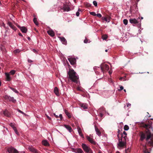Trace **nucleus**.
<instances>
[{
    "label": "nucleus",
    "mask_w": 153,
    "mask_h": 153,
    "mask_svg": "<svg viewBox=\"0 0 153 153\" xmlns=\"http://www.w3.org/2000/svg\"><path fill=\"white\" fill-rule=\"evenodd\" d=\"M144 127L147 129L146 134V140L150 145L153 146V134L151 133L150 130V129H152L151 125L145 124Z\"/></svg>",
    "instance_id": "1"
},
{
    "label": "nucleus",
    "mask_w": 153,
    "mask_h": 153,
    "mask_svg": "<svg viewBox=\"0 0 153 153\" xmlns=\"http://www.w3.org/2000/svg\"><path fill=\"white\" fill-rule=\"evenodd\" d=\"M68 78L72 81L77 83L79 76L74 70L70 69L68 72Z\"/></svg>",
    "instance_id": "2"
},
{
    "label": "nucleus",
    "mask_w": 153,
    "mask_h": 153,
    "mask_svg": "<svg viewBox=\"0 0 153 153\" xmlns=\"http://www.w3.org/2000/svg\"><path fill=\"white\" fill-rule=\"evenodd\" d=\"M117 137L118 138L119 143H118V146L120 148H123L126 145V140L125 138H123V137L121 139L120 138V134L117 135Z\"/></svg>",
    "instance_id": "3"
},
{
    "label": "nucleus",
    "mask_w": 153,
    "mask_h": 153,
    "mask_svg": "<svg viewBox=\"0 0 153 153\" xmlns=\"http://www.w3.org/2000/svg\"><path fill=\"white\" fill-rule=\"evenodd\" d=\"M82 147L83 150L85 152L89 153H93V152L91 149L86 144L82 143Z\"/></svg>",
    "instance_id": "4"
},
{
    "label": "nucleus",
    "mask_w": 153,
    "mask_h": 153,
    "mask_svg": "<svg viewBox=\"0 0 153 153\" xmlns=\"http://www.w3.org/2000/svg\"><path fill=\"white\" fill-rule=\"evenodd\" d=\"M109 69V67L108 65L106 64H103L101 65V70L103 73L104 71H108Z\"/></svg>",
    "instance_id": "5"
},
{
    "label": "nucleus",
    "mask_w": 153,
    "mask_h": 153,
    "mask_svg": "<svg viewBox=\"0 0 153 153\" xmlns=\"http://www.w3.org/2000/svg\"><path fill=\"white\" fill-rule=\"evenodd\" d=\"M4 98L5 100L9 101L12 102H13L15 103L16 102V100L13 97H10L7 95H5L4 96Z\"/></svg>",
    "instance_id": "6"
},
{
    "label": "nucleus",
    "mask_w": 153,
    "mask_h": 153,
    "mask_svg": "<svg viewBox=\"0 0 153 153\" xmlns=\"http://www.w3.org/2000/svg\"><path fill=\"white\" fill-rule=\"evenodd\" d=\"M7 151L9 153H18V152L16 149L12 147L8 148Z\"/></svg>",
    "instance_id": "7"
},
{
    "label": "nucleus",
    "mask_w": 153,
    "mask_h": 153,
    "mask_svg": "<svg viewBox=\"0 0 153 153\" xmlns=\"http://www.w3.org/2000/svg\"><path fill=\"white\" fill-rule=\"evenodd\" d=\"M68 60L71 65H74L76 62V59L74 58L70 57L68 58Z\"/></svg>",
    "instance_id": "8"
},
{
    "label": "nucleus",
    "mask_w": 153,
    "mask_h": 153,
    "mask_svg": "<svg viewBox=\"0 0 153 153\" xmlns=\"http://www.w3.org/2000/svg\"><path fill=\"white\" fill-rule=\"evenodd\" d=\"M65 11H69L71 10V8L67 5L64 4L63 7L62 8Z\"/></svg>",
    "instance_id": "9"
},
{
    "label": "nucleus",
    "mask_w": 153,
    "mask_h": 153,
    "mask_svg": "<svg viewBox=\"0 0 153 153\" xmlns=\"http://www.w3.org/2000/svg\"><path fill=\"white\" fill-rule=\"evenodd\" d=\"M129 22L131 24H136L138 23L137 19L135 18L130 19L129 20Z\"/></svg>",
    "instance_id": "10"
},
{
    "label": "nucleus",
    "mask_w": 153,
    "mask_h": 153,
    "mask_svg": "<svg viewBox=\"0 0 153 153\" xmlns=\"http://www.w3.org/2000/svg\"><path fill=\"white\" fill-rule=\"evenodd\" d=\"M28 149L33 153H38L37 151L32 146H29Z\"/></svg>",
    "instance_id": "11"
},
{
    "label": "nucleus",
    "mask_w": 153,
    "mask_h": 153,
    "mask_svg": "<svg viewBox=\"0 0 153 153\" xmlns=\"http://www.w3.org/2000/svg\"><path fill=\"white\" fill-rule=\"evenodd\" d=\"M87 139V140L92 144H95L96 143V142L93 139L89 137L88 136L86 137Z\"/></svg>",
    "instance_id": "12"
},
{
    "label": "nucleus",
    "mask_w": 153,
    "mask_h": 153,
    "mask_svg": "<svg viewBox=\"0 0 153 153\" xmlns=\"http://www.w3.org/2000/svg\"><path fill=\"white\" fill-rule=\"evenodd\" d=\"M4 74L6 76V80L8 81H10L11 79V78L10 76V74L7 73H5Z\"/></svg>",
    "instance_id": "13"
},
{
    "label": "nucleus",
    "mask_w": 153,
    "mask_h": 153,
    "mask_svg": "<svg viewBox=\"0 0 153 153\" xmlns=\"http://www.w3.org/2000/svg\"><path fill=\"white\" fill-rule=\"evenodd\" d=\"M47 33L49 35L52 37L53 36L55 35L54 32L51 30H49L48 31Z\"/></svg>",
    "instance_id": "14"
},
{
    "label": "nucleus",
    "mask_w": 153,
    "mask_h": 153,
    "mask_svg": "<svg viewBox=\"0 0 153 153\" xmlns=\"http://www.w3.org/2000/svg\"><path fill=\"white\" fill-rule=\"evenodd\" d=\"M78 131L79 133V135L81 136V137L83 138L84 136L83 134H82V130L81 128L79 127H78L77 128Z\"/></svg>",
    "instance_id": "15"
},
{
    "label": "nucleus",
    "mask_w": 153,
    "mask_h": 153,
    "mask_svg": "<svg viewBox=\"0 0 153 153\" xmlns=\"http://www.w3.org/2000/svg\"><path fill=\"white\" fill-rule=\"evenodd\" d=\"M20 28L22 33H26L27 32V28L24 27H20Z\"/></svg>",
    "instance_id": "16"
},
{
    "label": "nucleus",
    "mask_w": 153,
    "mask_h": 153,
    "mask_svg": "<svg viewBox=\"0 0 153 153\" xmlns=\"http://www.w3.org/2000/svg\"><path fill=\"white\" fill-rule=\"evenodd\" d=\"M80 106L83 109H86L87 108V105L86 104L81 103L80 104Z\"/></svg>",
    "instance_id": "17"
},
{
    "label": "nucleus",
    "mask_w": 153,
    "mask_h": 153,
    "mask_svg": "<svg viewBox=\"0 0 153 153\" xmlns=\"http://www.w3.org/2000/svg\"><path fill=\"white\" fill-rule=\"evenodd\" d=\"M59 38L61 41L62 42V43L65 45H66L67 44L66 41L64 37H60Z\"/></svg>",
    "instance_id": "18"
},
{
    "label": "nucleus",
    "mask_w": 153,
    "mask_h": 153,
    "mask_svg": "<svg viewBox=\"0 0 153 153\" xmlns=\"http://www.w3.org/2000/svg\"><path fill=\"white\" fill-rule=\"evenodd\" d=\"M54 91L55 94L57 96H59V93L58 88L56 87H55L54 88Z\"/></svg>",
    "instance_id": "19"
},
{
    "label": "nucleus",
    "mask_w": 153,
    "mask_h": 153,
    "mask_svg": "<svg viewBox=\"0 0 153 153\" xmlns=\"http://www.w3.org/2000/svg\"><path fill=\"white\" fill-rule=\"evenodd\" d=\"M95 130L96 132V134L99 136H100L101 134L100 132V131L99 129L95 126Z\"/></svg>",
    "instance_id": "20"
},
{
    "label": "nucleus",
    "mask_w": 153,
    "mask_h": 153,
    "mask_svg": "<svg viewBox=\"0 0 153 153\" xmlns=\"http://www.w3.org/2000/svg\"><path fill=\"white\" fill-rule=\"evenodd\" d=\"M110 18L109 17H102V19L103 20H104L108 22H110Z\"/></svg>",
    "instance_id": "21"
},
{
    "label": "nucleus",
    "mask_w": 153,
    "mask_h": 153,
    "mask_svg": "<svg viewBox=\"0 0 153 153\" xmlns=\"http://www.w3.org/2000/svg\"><path fill=\"white\" fill-rule=\"evenodd\" d=\"M146 137L145 134L143 133H141L140 134V139L141 140H143Z\"/></svg>",
    "instance_id": "22"
},
{
    "label": "nucleus",
    "mask_w": 153,
    "mask_h": 153,
    "mask_svg": "<svg viewBox=\"0 0 153 153\" xmlns=\"http://www.w3.org/2000/svg\"><path fill=\"white\" fill-rule=\"evenodd\" d=\"M76 153H84L82 150L80 148L76 149L75 152Z\"/></svg>",
    "instance_id": "23"
},
{
    "label": "nucleus",
    "mask_w": 153,
    "mask_h": 153,
    "mask_svg": "<svg viewBox=\"0 0 153 153\" xmlns=\"http://www.w3.org/2000/svg\"><path fill=\"white\" fill-rule=\"evenodd\" d=\"M64 126L70 132H71V128L70 126L67 125H65Z\"/></svg>",
    "instance_id": "24"
},
{
    "label": "nucleus",
    "mask_w": 153,
    "mask_h": 153,
    "mask_svg": "<svg viewBox=\"0 0 153 153\" xmlns=\"http://www.w3.org/2000/svg\"><path fill=\"white\" fill-rule=\"evenodd\" d=\"M42 144L44 145H45L46 146H49V144L48 142V141L46 140H43L42 142Z\"/></svg>",
    "instance_id": "25"
},
{
    "label": "nucleus",
    "mask_w": 153,
    "mask_h": 153,
    "mask_svg": "<svg viewBox=\"0 0 153 153\" xmlns=\"http://www.w3.org/2000/svg\"><path fill=\"white\" fill-rule=\"evenodd\" d=\"M126 134H127L126 132L124 131L123 133L121 134V138L123 137V138H125L126 139Z\"/></svg>",
    "instance_id": "26"
},
{
    "label": "nucleus",
    "mask_w": 153,
    "mask_h": 153,
    "mask_svg": "<svg viewBox=\"0 0 153 153\" xmlns=\"http://www.w3.org/2000/svg\"><path fill=\"white\" fill-rule=\"evenodd\" d=\"M143 152L145 153H150L149 152L147 151L146 145L143 146Z\"/></svg>",
    "instance_id": "27"
},
{
    "label": "nucleus",
    "mask_w": 153,
    "mask_h": 153,
    "mask_svg": "<svg viewBox=\"0 0 153 153\" xmlns=\"http://www.w3.org/2000/svg\"><path fill=\"white\" fill-rule=\"evenodd\" d=\"M65 112L66 114L68 116L69 118H71V115L66 110H65Z\"/></svg>",
    "instance_id": "28"
},
{
    "label": "nucleus",
    "mask_w": 153,
    "mask_h": 153,
    "mask_svg": "<svg viewBox=\"0 0 153 153\" xmlns=\"http://www.w3.org/2000/svg\"><path fill=\"white\" fill-rule=\"evenodd\" d=\"M33 22L36 25H38L39 24L37 21V19L36 18H34L33 19Z\"/></svg>",
    "instance_id": "29"
},
{
    "label": "nucleus",
    "mask_w": 153,
    "mask_h": 153,
    "mask_svg": "<svg viewBox=\"0 0 153 153\" xmlns=\"http://www.w3.org/2000/svg\"><path fill=\"white\" fill-rule=\"evenodd\" d=\"M15 72L16 71L14 70H13L11 71L9 74H10L13 75L15 73Z\"/></svg>",
    "instance_id": "30"
},
{
    "label": "nucleus",
    "mask_w": 153,
    "mask_h": 153,
    "mask_svg": "<svg viewBox=\"0 0 153 153\" xmlns=\"http://www.w3.org/2000/svg\"><path fill=\"white\" fill-rule=\"evenodd\" d=\"M10 88L13 90L14 92L16 93H18V91L15 89L12 88V87H10Z\"/></svg>",
    "instance_id": "31"
},
{
    "label": "nucleus",
    "mask_w": 153,
    "mask_h": 153,
    "mask_svg": "<svg viewBox=\"0 0 153 153\" xmlns=\"http://www.w3.org/2000/svg\"><path fill=\"white\" fill-rule=\"evenodd\" d=\"M108 36L106 35H104L102 36V38L103 40H105L107 39Z\"/></svg>",
    "instance_id": "32"
},
{
    "label": "nucleus",
    "mask_w": 153,
    "mask_h": 153,
    "mask_svg": "<svg viewBox=\"0 0 153 153\" xmlns=\"http://www.w3.org/2000/svg\"><path fill=\"white\" fill-rule=\"evenodd\" d=\"M123 22L124 24L126 25L128 24V21L126 19H124L123 20Z\"/></svg>",
    "instance_id": "33"
},
{
    "label": "nucleus",
    "mask_w": 153,
    "mask_h": 153,
    "mask_svg": "<svg viewBox=\"0 0 153 153\" xmlns=\"http://www.w3.org/2000/svg\"><path fill=\"white\" fill-rule=\"evenodd\" d=\"M13 130H14L15 132V133L17 134V135H19V132L18 131L16 127L15 128H13Z\"/></svg>",
    "instance_id": "34"
},
{
    "label": "nucleus",
    "mask_w": 153,
    "mask_h": 153,
    "mask_svg": "<svg viewBox=\"0 0 153 153\" xmlns=\"http://www.w3.org/2000/svg\"><path fill=\"white\" fill-rule=\"evenodd\" d=\"M129 129V127L127 125H126L124 127V130L126 131H127Z\"/></svg>",
    "instance_id": "35"
},
{
    "label": "nucleus",
    "mask_w": 153,
    "mask_h": 153,
    "mask_svg": "<svg viewBox=\"0 0 153 153\" xmlns=\"http://www.w3.org/2000/svg\"><path fill=\"white\" fill-rule=\"evenodd\" d=\"M10 27L14 30H16V27L13 25V24H12L11 26H10Z\"/></svg>",
    "instance_id": "36"
},
{
    "label": "nucleus",
    "mask_w": 153,
    "mask_h": 153,
    "mask_svg": "<svg viewBox=\"0 0 153 153\" xmlns=\"http://www.w3.org/2000/svg\"><path fill=\"white\" fill-rule=\"evenodd\" d=\"M10 125L11 126L13 129V128H15L16 127L15 126L14 124H13L12 123H11L10 124Z\"/></svg>",
    "instance_id": "37"
},
{
    "label": "nucleus",
    "mask_w": 153,
    "mask_h": 153,
    "mask_svg": "<svg viewBox=\"0 0 153 153\" xmlns=\"http://www.w3.org/2000/svg\"><path fill=\"white\" fill-rule=\"evenodd\" d=\"M93 4L95 7H97V2L96 1H93Z\"/></svg>",
    "instance_id": "38"
},
{
    "label": "nucleus",
    "mask_w": 153,
    "mask_h": 153,
    "mask_svg": "<svg viewBox=\"0 0 153 153\" xmlns=\"http://www.w3.org/2000/svg\"><path fill=\"white\" fill-rule=\"evenodd\" d=\"M90 14L94 16H95L96 15V14L94 12H90Z\"/></svg>",
    "instance_id": "39"
},
{
    "label": "nucleus",
    "mask_w": 153,
    "mask_h": 153,
    "mask_svg": "<svg viewBox=\"0 0 153 153\" xmlns=\"http://www.w3.org/2000/svg\"><path fill=\"white\" fill-rule=\"evenodd\" d=\"M20 51L19 49H16L14 51V52L15 53L19 52Z\"/></svg>",
    "instance_id": "40"
},
{
    "label": "nucleus",
    "mask_w": 153,
    "mask_h": 153,
    "mask_svg": "<svg viewBox=\"0 0 153 153\" xmlns=\"http://www.w3.org/2000/svg\"><path fill=\"white\" fill-rule=\"evenodd\" d=\"M123 87L122 86H120V89H118V90L119 91H120L123 89Z\"/></svg>",
    "instance_id": "41"
},
{
    "label": "nucleus",
    "mask_w": 153,
    "mask_h": 153,
    "mask_svg": "<svg viewBox=\"0 0 153 153\" xmlns=\"http://www.w3.org/2000/svg\"><path fill=\"white\" fill-rule=\"evenodd\" d=\"M79 11H80V10H79V9L78 10V11L76 13V15L77 16H79Z\"/></svg>",
    "instance_id": "42"
},
{
    "label": "nucleus",
    "mask_w": 153,
    "mask_h": 153,
    "mask_svg": "<svg viewBox=\"0 0 153 153\" xmlns=\"http://www.w3.org/2000/svg\"><path fill=\"white\" fill-rule=\"evenodd\" d=\"M96 16L100 18L102 17V15L100 13H98L97 14Z\"/></svg>",
    "instance_id": "43"
},
{
    "label": "nucleus",
    "mask_w": 153,
    "mask_h": 153,
    "mask_svg": "<svg viewBox=\"0 0 153 153\" xmlns=\"http://www.w3.org/2000/svg\"><path fill=\"white\" fill-rule=\"evenodd\" d=\"M8 24L9 25V26L10 27V26H11L12 24L11 22H9L8 23Z\"/></svg>",
    "instance_id": "44"
},
{
    "label": "nucleus",
    "mask_w": 153,
    "mask_h": 153,
    "mask_svg": "<svg viewBox=\"0 0 153 153\" xmlns=\"http://www.w3.org/2000/svg\"><path fill=\"white\" fill-rule=\"evenodd\" d=\"M84 42L85 43H87L88 42V40L86 39H85L84 40Z\"/></svg>",
    "instance_id": "45"
},
{
    "label": "nucleus",
    "mask_w": 153,
    "mask_h": 153,
    "mask_svg": "<svg viewBox=\"0 0 153 153\" xmlns=\"http://www.w3.org/2000/svg\"><path fill=\"white\" fill-rule=\"evenodd\" d=\"M98 68H99V67H95L94 68V70H97Z\"/></svg>",
    "instance_id": "46"
},
{
    "label": "nucleus",
    "mask_w": 153,
    "mask_h": 153,
    "mask_svg": "<svg viewBox=\"0 0 153 153\" xmlns=\"http://www.w3.org/2000/svg\"><path fill=\"white\" fill-rule=\"evenodd\" d=\"M72 149L73 150V152H75L76 149L72 148Z\"/></svg>",
    "instance_id": "47"
},
{
    "label": "nucleus",
    "mask_w": 153,
    "mask_h": 153,
    "mask_svg": "<svg viewBox=\"0 0 153 153\" xmlns=\"http://www.w3.org/2000/svg\"><path fill=\"white\" fill-rule=\"evenodd\" d=\"M32 51L34 53H36L37 52V51L36 50L33 49L32 50Z\"/></svg>",
    "instance_id": "48"
},
{
    "label": "nucleus",
    "mask_w": 153,
    "mask_h": 153,
    "mask_svg": "<svg viewBox=\"0 0 153 153\" xmlns=\"http://www.w3.org/2000/svg\"><path fill=\"white\" fill-rule=\"evenodd\" d=\"M18 111L19 112L22 114H24V113L22 111H21L20 110H18Z\"/></svg>",
    "instance_id": "49"
},
{
    "label": "nucleus",
    "mask_w": 153,
    "mask_h": 153,
    "mask_svg": "<svg viewBox=\"0 0 153 153\" xmlns=\"http://www.w3.org/2000/svg\"><path fill=\"white\" fill-rule=\"evenodd\" d=\"M59 117L61 119H62V115L61 114H60Z\"/></svg>",
    "instance_id": "50"
},
{
    "label": "nucleus",
    "mask_w": 153,
    "mask_h": 153,
    "mask_svg": "<svg viewBox=\"0 0 153 153\" xmlns=\"http://www.w3.org/2000/svg\"><path fill=\"white\" fill-rule=\"evenodd\" d=\"M127 106L128 107H129V106H130L131 105V104H130V103H128L127 104Z\"/></svg>",
    "instance_id": "51"
},
{
    "label": "nucleus",
    "mask_w": 153,
    "mask_h": 153,
    "mask_svg": "<svg viewBox=\"0 0 153 153\" xmlns=\"http://www.w3.org/2000/svg\"><path fill=\"white\" fill-rule=\"evenodd\" d=\"M108 72L110 74H112V71H109Z\"/></svg>",
    "instance_id": "52"
},
{
    "label": "nucleus",
    "mask_w": 153,
    "mask_h": 153,
    "mask_svg": "<svg viewBox=\"0 0 153 153\" xmlns=\"http://www.w3.org/2000/svg\"><path fill=\"white\" fill-rule=\"evenodd\" d=\"M47 117L48 118L49 120H51V118L50 117H49L47 115Z\"/></svg>",
    "instance_id": "53"
},
{
    "label": "nucleus",
    "mask_w": 153,
    "mask_h": 153,
    "mask_svg": "<svg viewBox=\"0 0 153 153\" xmlns=\"http://www.w3.org/2000/svg\"><path fill=\"white\" fill-rule=\"evenodd\" d=\"M103 114H102V113H100V116L101 117H102V116H103Z\"/></svg>",
    "instance_id": "54"
},
{
    "label": "nucleus",
    "mask_w": 153,
    "mask_h": 153,
    "mask_svg": "<svg viewBox=\"0 0 153 153\" xmlns=\"http://www.w3.org/2000/svg\"><path fill=\"white\" fill-rule=\"evenodd\" d=\"M28 61L29 62H32L31 60H30V59H28Z\"/></svg>",
    "instance_id": "55"
},
{
    "label": "nucleus",
    "mask_w": 153,
    "mask_h": 153,
    "mask_svg": "<svg viewBox=\"0 0 153 153\" xmlns=\"http://www.w3.org/2000/svg\"><path fill=\"white\" fill-rule=\"evenodd\" d=\"M54 115L56 117V118H58L59 116L56 115L54 113Z\"/></svg>",
    "instance_id": "56"
},
{
    "label": "nucleus",
    "mask_w": 153,
    "mask_h": 153,
    "mask_svg": "<svg viewBox=\"0 0 153 153\" xmlns=\"http://www.w3.org/2000/svg\"><path fill=\"white\" fill-rule=\"evenodd\" d=\"M102 109L103 111H104L105 110V108H100V109Z\"/></svg>",
    "instance_id": "57"
},
{
    "label": "nucleus",
    "mask_w": 153,
    "mask_h": 153,
    "mask_svg": "<svg viewBox=\"0 0 153 153\" xmlns=\"http://www.w3.org/2000/svg\"><path fill=\"white\" fill-rule=\"evenodd\" d=\"M77 90H79V91H80V88H79V87H78V88H77Z\"/></svg>",
    "instance_id": "58"
},
{
    "label": "nucleus",
    "mask_w": 153,
    "mask_h": 153,
    "mask_svg": "<svg viewBox=\"0 0 153 153\" xmlns=\"http://www.w3.org/2000/svg\"><path fill=\"white\" fill-rule=\"evenodd\" d=\"M19 35L20 36H22V34L21 33H19Z\"/></svg>",
    "instance_id": "59"
},
{
    "label": "nucleus",
    "mask_w": 153,
    "mask_h": 153,
    "mask_svg": "<svg viewBox=\"0 0 153 153\" xmlns=\"http://www.w3.org/2000/svg\"><path fill=\"white\" fill-rule=\"evenodd\" d=\"M4 115H6V114H5V111L4 112Z\"/></svg>",
    "instance_id": "60"
},
{
    "label": "nucleus",
    "mask_w": 153,
    "mask_h": 153,
    "mask_svg": "<svg viewBox=\"0 0 153 153\" xmlns=\"http://www.w3.org/2000/svg\"><path fill=\"white\" fill-rule=\"evenodd\" d=\"M28 39L29 40H30V38L29 37H28Z\"/></svg>",
    "instance_id": "61"
},
{
    "label": "nucleus",
    "mask_w": 153,
    "mask_h": 153,
    "mask_svg": "<svg viewBox=\"0 0 153 153\" xmlns=\"http://www.w3.org/2000/svg\"><path fill=\"white\" fill-rule=\"evenodd\" d=\"M116 153H120V152L118 151H117V152H116Z\"/></svg>",
    "instance_id": "62"
},
{
    "label": "nucleus",
    "mask_w": 153,
    "mask_h": 153,
    "mask_svg": "<svg viewBox=\"0 0 153 153\" xmlns=\"http://www.w3.org/2000/svg\"><path fill=\"white\" fill-rule=\"evenodd\" d=\"M123 78L122 77H121L120 78V80H122V79Z\"/></svg>",
    "instance_id": "63"
},
{
    "label": "nucleus",
    "mask_w": 153,
    "mask_h": 153,
    "mask_svg": "<svg viewBox=\"0 0 153 153\" xmlns=\"http://www.w3.org/2000/svg\"><path fill=\"white\" fill-rule=\"evenodd\" d=\"M124 91H125V92H126V89H124Z\"/></svg>",
    "instance_id": "64"
}]
</instances>
